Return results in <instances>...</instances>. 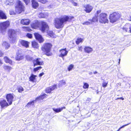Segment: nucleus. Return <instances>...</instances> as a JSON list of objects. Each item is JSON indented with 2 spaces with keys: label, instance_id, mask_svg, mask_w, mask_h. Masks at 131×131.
Segmentation results:
<instances>
[{
  "label": "nucleus",
  "instance_id": "36",
  "mask_svg": "<svg viewBox=\"0 0 131 131\" xmlns=\"http://www.w3.org/2000/svg\"><path fill=\"white\" fill-rule=\"evenodd\" d=\"M103 81L102 83V86L103 87L105 88L108 84V82H106L105 80H103Z\"/></svg>",
  "mask_w": 131,
  "mask_h": 131
},
{
  "label": "nucleus",
  "instance_id": "4",
  "mask_svg": "<svg viewBox=\"0 0 131 131\" xmlns=\"http://www.w3.org/2000/svg\"><path fill=\"white\" fill-rule=\"evenodd\" d=\"M121 16V15L119 13L115 12H113L109 16L110 22L112 23L116 22Z\"/></svg>",
  "mask_w": 131,
  "mask_h": 131
},
{
  "label": "nucleus",
  "instance_id": "11",
  "mask_svg": "<svg viewBox=\"0 0 131 131\" xmlns=\"http://www.w3.org/2000/svg\"><path fill=\"white\" fill-rule=\"evenodd\" d=\"M34 34L36 39L40 43L43 42L44 40L41 35L38 33H35Z\"/></svg>",
  "mask_w": 131,
  "mask_h": 131
},
{
  "label": "nucleus",
  "instance_id": "57",
  "mask_svg": "<svg viewBox=\"0 0 131 131\" xmlns=\"http://www.w3.org/2000/svg\"><path fill=\"white\" fill-rule=\"evenodd\" d=\"M121 83H119L117 84L116 85H117V86H118L119 85H120V86L121 85Z\"/></svg>",
  "mask_w": 131,
  "mask_h": 131
},
{
  "label": "nucleus",
  "instance_id": "16",
  "mask_svg": "<svg viewBox=\"0 0 131 131\" xmlns=\"http://www.w3.org/2000/svg\"><path fill=\"white\" fill-rule=\"evenodd\" d=\"M47 95L45 94H41V95L38 97H37L35 100V101H39L42 100L44 98H46V96Z\"/></svg>",
  "mask_w": 131,
  "mask_h": 131
},
{
  "label": "nucleus",
  "instance_id": "35",
  "mask_svg": "<svg viewBox=\"0 0 131 131\" xmlns=\"http://www.w3.org/2000/svg\"><path fill=\"white\" fill-rule=\"evenodd\" d=\"M17 89L18 90V92L20 93L21 92L24 91L23 88L20 86H18L17 87Z\"/></svg>",
  "mask_w": 131,
  "mask_h": 131
},
{
  "label": "nucleus",
  "instance_id": "47",
  "mask_svg": "<svg viewBox=\"0 0 131 131\" xmlns=\"http://www.w3.org/2000/svg\"><path fill=\"white\" fill-rule=\"evenodd\" d=\"M10 14V15H13L15 14V13L13 10H11L9 12Z\"/></svg>",
  "mask_w": 131,
  "mask_h": 131
},
{
  "label": "nucleus",
  "instance_id": "38",
  "mask_svg": "<svg viewBox=\"0 0 131 131\" xmlns=\"http://www.w3.org/2000/svg\"><path fill=\"white\" fill-rule=\"evenodd\" d=\"M66 83L65 81L64 80H62L59 83V85L60 86H62L65 85Z\"/></svg>",
  "mask_w": 131,
  "mask_h": 131
},
{
  "label": "nucleus",
  "instance_id": "31",
  "mask_svg": "<svg viewBox=\"0 0 131 131\" xmlns=\"http://www.w3.org/2000/svg\"><path fill=\"white\" fill-rule=\"evenodd\" d=\"M32 45L34 48H38L39 46L38 43L35 41H33L32 42Z\"/></svg>",
  "mask_w": 131,
  "mask_h": 131
},
{
  "label": "nucleus",
  "instance_id": "46",
  "mask_svg": "<svg viewBox=\"0 0 131 131\" xmlns=\"http://www.w3.org/2000/svg\"><path fill=\"white\" fill-rule=\"evenodd\" d=\"M23 28L25 29L26 31H29L30 30V29L29 28V27H23Z\"/></svg>",
  "mask_w": 131,
  "mask_h": 131
},
{
  "label": "nucleus",
  "instance_id": "53",
  "mask_svg": "<svg viewBox=\"0 0 131 131\" xmlns=\"http://www.w3.org/2000/svg\"><path fill=\"white\" fill-rule=\"evenodd\" d=\"M116 100H124V98L122 97H118L116 99Z\"/></svg>",
  "mask_w": 131,
  "mask_h": 131
},
{
  "label": "nucleus",
  "instance_id": "27",
  "mask_svg": "<svg viewBox=\"0 0 131 131\" xmlns=\"http://www.w3.org/2000/svg\"><path fill=\"white\" fill-rule=\"evenodd\" d=\"M85 51L87 53H89L91 52L92 50V49L91 47H85L84 48Z\"/></svg>",
  "mask_w": 131,
  "mask_h": 131
},
{
  "label": "nucleus",
  "instance_id": "59",
  "mask_svg": "<svg viewBox=\"0 0 131 131\" xmlns=\"http://www.w3.org/2000/svg\"><path fill=\"white\" fill-rule=\"evenodd\" d=\"M97 73V72L96 71H95V72H94V73L95 74H96V73Z\"/></svg>",
  "mask_w": 131,
  "mask_h": 131
},
{
  "label": "nucleus",
  "instance_id": "55",
  "mask_svg": "<svg viewBox=\"0 0 131 131\" xmlns=\"http://www.w3.org/2000/svg\"><path fill=\"white\" fill-rule=\"evenodd\" d=\"M3 55V53L0 50V57L2 56Z\"/></svg>",
  "mask_w": 131,
  "mask_h": 131
},
{
  "label": "nucleus",
  "instance_id": "25",
  "mask_svg": "<svg viewBox=\"0 0 131 131\" xmlns=\"http://www.w3.org/2000/svg\"><path fill=\"white\" fill-rule=\"evenodd\" d=\"M98 16L97 17L96 16H95V17H93L92 19H90L88 20L92 23V24H93V22H95L98 21Z\"/></svg>",
  "mask_w": 131,
  "mask_h": 131
},
{
  "label": "nucleus",
  "instance_id": "33",
  "mask_svg": "<svg viewBox=\"0 0 131 131\" xmlns=\"http://www.w3.org/2000/svg\"><path fill=\"white\" fill-rule=\"evenodd\" d=\"M4 69L6 70L9 71L12 69V68L8 66H4L3 67Z\"/></svg>",
  "mask_w": 131,
  "mask_h": 131
},
{
  "label": "nucleus",
  "instance_id": "37",
  "mask_svg": "<svg viewBox=\"0 0 131 131\" xmlns=\"http://www.w3.org/2000/svg\"><path fill=\"white\" fill-rule=\"evenodd\" d=\"M82 39L81 38H78L76 41V42L77 44L78 45L80 42H82Z\"/></svg>",
  "mask_w": 131,
  "mask_h": 131
},
{
  "label": "nucleus",
  "instance_id": "39",
  "mask_svg": "<svg viewBox=\"0 0 131 131\" xmlns=\"http://www.w3.org/2000/svg\"><path fill=\"white\" fill-rule=\"evenodd\" d=\"M82 24L84 25H89L92 24V23L90 21H85Z\"/></svg>",
  "mask_w": 131,
  "mask_h": 131
},
{
  "label": "nucleus",
  "instance_id": "42",
  "mask_svg": "<svg viewBox=\"0 0 131 131\" xmlns=\"http://www.w3.org/2000/svg\"><path fill=\"white\" fill-rule=\"evenodd\" d=\"M68 1L72 4L74 6H77V3L74 2L73 0H68Z\"/></svg>",
  "mask_w": 131,
  "mask_h": 131
},
{
  "label": "nucleus",
  "instance_id": "13",
  "mask_svg": "<svg viewBox=\"0 0 131 131\" xmlns=\"http://www.w3.org/2000/svg\"><path fill=\"white\" fill-rule=\"evenodd\" d=\"M0 104L2 108H3L4 107H6L10 105L7 103L6 100H3L0 102Z\"/></svg>",
  "mask_w": 131,
  "mask_h": 131
},
{
  "label": "nucleus",
  "instance_id": "28",
  "mask_svg": "<svg viewBox=\"0 0 131 131\" xmlns=\"http://www.w3.org/2000/svg\"><path fill=\"white\" fill-rule=\"evenodd\" d=\"M48 16L47 14L46 13H40L38 15L39 17L41 18H45L47 17Z\"/></svg>",
  "mask_w": 131,
  "mask_h": 131
},
{
  "label": "nucleus",
  "instance_id": "34",
  "mask_svg": "<svg viewBox=\"0 0 131 131\" xmlns=\"http://www.w3.org/2000/svg\"><path fill=\"white\" fill-rule=\"evenodd\" d=\"M36 75H35L33 74H31L29 78L30 80L31 81H33L35 79Z\"/></svg>",
  "mask_w": 131,
  "mask_h": 131
},
{
  "label": "nucleus",
  "instance_id": "56",
  "mask_svg": "<svg viewBox=\"0 0 131 131\" xmlns=\"http://www.w3.org/2000/svg\"><path fill=\"white\" fill-rule=\"evenodd\" d=\"M101 12V10H99L97 11V14H98L99 13H100Z\"/></svg>",
  "mask_w": 131,
  "mask_h": 131
},
{
  "label": "nucleus",
  "instance_id": "3",
  "mask_svg": "<svg viewBox=\"0 0 131 131\" xmlns=\"http://www.w3.org/2000/svg\"><path fill=\"white\" fill-rule=\"evenodd\" d=\"M52 46L50 43H46L44 44L42 46V50L45 53L47 56H49L51 55L52 54L50 52V51Z\"/></svg>",
  "mask_w": 131,
  "mask_h": 131
},
{
  "label": "nucleus",
  "instance_id": "41",
  "mask_svg": "<svg viewBox=\"0 0 131 131\" xmlns=\"http://www.w3.org/2000/svg\"><path fill=\"white\" fill-rule=\"evenodd\" d=\"M89 85L87 83H84V85L83 86V88L84 89L88 88H89Z\"/></svg>",
  "mask_w": 131,
  "mask_h": 131
},
{
  "label": "nucleus",
  "instance_id": "21",
  "mask_svg": "<svg viewBox=\"0 0 131 131\" xmlns=\"http://www.w3.org/2000/svg\"><path fill=\"white\" fill-rule=\"evenodd\" d=\"M0 17L2 19H6L7 17L5 13L2 10H0Z\"/></svg>",
  "mask_w": 131,
  "mask_h": 131
},
{
  "label": "nucleus",
  "instance_id": "19",
  "mask_svg": "<svg viewBox=\"0 0 131 131\" xmlns=\"http://www.w3.org/2000/svg\"><path fill=\"white\" fill-rule=\"evenodd\" d=\"M30 22V20L28 19H22L21 21V23L24 25H28Z\"/></svg>",
  "mask_w": 131,
  "mask_h": 131
},
{
  "label": "nucleus",
  "instance_id": "12",
  "mask_svg": "<svg viewBox=\"0 0 131 131\" xmlns=\"http://www.w3.org/2000/svg\"><path fill=\"white\" fill-rule=\"evenodd\" d=\"M60 54L59 55V57L62 58L63 59V57L67 55L68 51L66 50V48H65L60 50Z\"/></svg>",
  "mask_w": 131,
  "mask_h": 131
},
{
  "label": "nucleus",
  "instance_id": "9",
  "mask_svg": "<svg viewBox=\"0 0 131 131\" xmlns=\"http://www.w3.org/2000/svg\"><path fill=\"white\" fill-rule=\"evenodd\" d=\"M84 11L87 13H90L93 9V6L89 4L85 5L83 6Z\"/></svg>",
  "mask_w": 131,
  "mask_h": 131
},
{
  "label": "nucleus",
  "instance_id": "40",
  "mask_svg": "<svg viewBox=\"0 0 131 131\" xmlns=\"http://www.w3.org/2000/svg\"><path fill=\"white\" fill-rule=\"evenodd\" d=\"M26 58L27 60L31 61L33 59V58L30 56L29 55H26Z\"/></svg>",
  "mask_w": 131,
  "mask_h": 131
},
{
  "label": "nucleus",
  "instance_id": "8",
  "mask_svg": "<svg viewBox=\"0 0 131 131\" xmlns=\"http://www.w3.org/2000/svg\"><path fill=\"white\" fill-rule=\"evenodd\" d=\"M15 95L13 94L9 93L6 95V98L9 105H11L14 101Z\"/></svg>",
  "mask_w": 131,
  "mask_h": 131
},
{
  "label": "nucleus",
  "instance_id": "52",
  "mask_svg": "<svg viewBox=\"0 0 131 131\" xmlns=\"http://www.w3.org/2000/svg\"><path fill=\"white\" fill-rule=\"evenodd\" d=\"M91 99L90 98H87V99H86V102H87V103H89V102H90L91 101Z\"/></svg>",
  "mask_w": 131,
  "mask_h": 131
},
{
  "label": "nucleus",
  "instance_id": "58",
  "mask_svg": "<svg viewBox=\"0 0 131 131\" xmlns=\"http://www.w3.org/2000/svg\"><path fill=\"white\" fill-rule=\"evenodd\" d=\"M89 73L90 75H91L92 74V72H90Z\"/></svg>",
  "mask_w": 131,
  "mask_h": 131
},
{
  "label": "nucleus",
  "instance_id": "15",
  "mask_svg": "<svg viewBox=\"0 0 131 131\" xmlns=\"http://www.w3.org/2000/svg\"><path fill=\"white\" fill-rule=\"evenodd\" d=\"M57 86L56 85H55L51 86L49 88H47L46 89V92L47 93H49L54 90L56 88Z\"/></svg>",
  "mask_w": 131,
  "mask_h": 131
},
{
  "label": "nucleus",
  "instance_id": "45",
  "mask_svg": "<svg viewBox=\"0 0 131 131\" xmlns=\"http://www.w3.org/2000/svg\"><path fill=\"white\" fill-rule=\"evenodd\" d=\"M39 2H40L41 3L44 4L46 3L47 2V0H38Z\"/></svg>",
  "mask_w": 131,
  "mask_h": 131
},
{
  "label": "nucleus",
  "instance_id": "6",
  "mask_svg": "<svg viewBox=\"0 0 131 131\" xmlns=\"http://www.w3.org/2000/svg\"><path fill=\"white\" fill-rule=\"evenodd\" d=\"M24 7L21 2L18 1L17 5L15 7V11L17 13L20 14L24 10Z\"/></svg>",
  "mask_w": 131,
  "mask_h": 131
},
{
  "label": "nucleus",
  "instance_id": "2",
  "mask_svg": "<svg viewBox=\"0 0 131 131\" xmlns=\"http://www.w3.org/2000/svg\"><path fill=\"white\" fill-rule=\"evenodd\" d=\"M49 27L47 23L45 22L42 21L41 22V27L40 28V30L42 32H44L45 31H47L48 35L51 37H54V35L52 31L49 32L48 31Z\"/></svg>",
  "mask_w": 131,
  "mask_h": 131
},
{
  "label": "nucleus",
  "instance_id": "61",
  "mask_svg": "<svg viewBox=\"0 0 131 131\" xmlns=\"http://www.w3.org/2000/svg\"><path fill=\"white\" fill-rule=\"evenodd\" d=\"M120 60H121V59H119V62H118L119 64V63H120Z\"/></svg>",
  "mask_w": 131,
  "mask_h": 131
},
{
  "label": "nucleus",
  "instance_id": "18",
  "mask_svg": "<svg viewBox=\"0 0 131 131\" xmlns=\"http://www.w3.org/2000/svg\"><path fill=\"white\" fill-rule=\"evenodd\" d=\"M131 27V25L129 24H126L123 28L122 29L124 31L126 32H127V30L130 28Z\"/></svg>",
  "mask_w": 131,
  "mask_h": 131
},
{
  "label": "nucleus",
  "instance_id": "49",
  "mask_svg": "<svg viewBox=\"0 0 131 131\" xmlns=\"http://www.w3.org/2000/svg\"><path fill=\"white\" fill-rule=\"evenodd\" d=\"M83 49L82 47V46H79L78 47V50L79 51H82V49Z\"/></svg>",
  "mask_w": 131,
  "mask_h": 131
},
{
  "label": "nucleus",
  "instance_id": "44",
  "mask_svg": "<svg viewBox=\"0 0 131 131\" xmlns=\"http://www.w3.org/2000/svg\"><path fill=\"white\" fill-rule=\"evenodd\" d=\"M42 68V67H39L37 68H34V72H36L38 70H39Z\"/></svg>",
  "mask_w": 131,
  "mask_h": 131
},
{
  "label": "nucleus",
  "instance_id": "62",
  "mask_svg": "<svg viewBox=\"0 0 131 131\" xmlns=\"http://www.w3.org/2000/svg\"><path fill=\"white\" fill-rule=\"evenodd\" d=\"M20 131V130H19V131Z\"/></svg>",
  "mask_w": 131,
  "mask_h": 131
},
{
  "label": "nucleus",
  "instance_id": "26",
  "mask_svg": "<svg viewBox=\"0 0 131 131\" xmlns=\"http://www.w3.org/2000/svg\"><path fill=\"white\" fill-rule=\"evenodd\" d=\"M65 107H62L61 108H53V110L56 113H58L60 112L63 109H65Z\"/></svg>",
  "mask_w": 131,
  "mask_h": 131
},
{
  "label": "nucleus",
  "instance_id": "17",
  "mask_svg": "<svg viewBox=\"0 0 131 131\" xmlns=\"http://www.w3.org/2000/svg\"><path fill=\"white\" fill-rule=\"evenodd\" d=\"M35 101V100L29 102L26 105L27 107L28 108H32L34 107V103L37 102V101Z\"/></svg>",
  "mask_w": 131,
  "mask_h": 131
},
{
  "label": "nucleus",
  "instance_id": "30",
  "mask_svg": "<svg viewBox=\"0 0 131 131\" xmlns=\"http://www.w3.org/2000/svg\"><path fill=\"white\" fill-rule=\"evenodd\" d=\"M23 58V56L21 55L20 54H17L16 57L15 59L16 60L19 61L22 60Z\"/></svg>",
  "mask_w": 131,
  "mask_h": 131
},
{
  "label": "nucleus",
  "instance_id": "29",
  "mask_svg": "<svg viewBox=\"0 0 131 131\" xmlns=\"http://www.w3.org/2000/svg\"><path fill=\"white\" fill-rule=\"evenodd\" d=\"M10 40L12 43H14L16 42V38L15 36L9 37Z\"/></svg>",
  "mask_w": 131,
  "mask_h": 131
},
{
  "label": "nucleus",
  "instance_id": "10",
  "mask_svg": "<svg viewBox=\"0 0 131 131\" xmlns=\"http://www.w3.org/2000/svg\"><path fill=\"white\" fill-rule=\"evenodd\" d=\"M34 66L35 67L37 65H42L43 62L40 58H38L34 60L33 61Z\"/></svg>",
  "mask_w": 131,
  "mask_h": 131
},
{
  "label": "nucleus",
  "instance_id": "7",
  "mask_svg": "<svg viewBox=\"0 0 131 131\" xmlns=\"http://www.w3.org/2000/svg\"><path fill=\"white\" fill-rule=\"evenodd\" d=\"M10 24L9 21H6L0 23V30L1 32H3L5 31L7 28L9 26Z\"/></svg>",
  "mask_w": 131,
  "mask_h": 131
},
{
  "label": "nucleus",
  "instance_id": "22",
  "mask_svg": "<svg viewBox=\"0 0 131 131\" xmlns=\"http://www.w3.org/2000/svg\"><path fill=\"white\" fill-rule=\"evenodd\" d=\"M39 23L37 21V22L33 23L31 25L32 28L36 29L39 27Z\"/></svg>",
  "mask_w": 131,
  "mask_h": 131
},
{
  "label": "nucleus",
  "instance_id": "51",
  "mask_svg": "<svg viewBox=\"0 0 131 131\" xmlns=\"http://www.w3.org/2000/svg\"><path fill=\"white\" fill-rule=\"evenodd\" d=\"M131 124V123L130 122V123H128V124H125V125H123V126H122V127H121L120 128L121 129L122 128H124V127H125L128 125H129V124Z\"/></svg>",
  "mask_w": 131,
  "mask_h": 131
},
{
  "label": "nucleus",
  "instance_id": "20",
  "mask_svg": "<svg viewBox=\"0 0 131 131\" xmlns=\"http://www.w3.org/2000/svg\"><path fill=\"white\" fill-rule=\"evenodd\" d=\"M16 33L15 31L12 29H9L8 31V34L9 37L15 36Z\"/></svg>",
  "mask_w": 131,
  "mask_h": 131
},
{
  "label": "nucleus",
  "instance_id": "14",
  "mask_svg": "<svg viewBox=\"0 0 131 131\" xmlns=\"http://www.w3.org/2000/svg\"><path fill=\"white\" fill-rule=\"evenodd\" d=\"M19 42L22 46L26 48H27L29 47V42L27 41L24 40H20L19 41Z\"/></svg>",
  "mask_w": 131,
  "mask_h": 131
},
{
  "label": "nucleus",
  "instance_id": "60",
  "mask_svg": "<svg viewBox=\"0 0 131 131\" xmlns=\"http://www.w3.org/2000/svg\"><path fill=\"white\" fill-rule=\"evenodd\" d=\"M121 129L120 128H119L118 129V130H117V131H119Z\"/></svg>",
  "mask_w": 131,
  "mask_h": 131
},
{
  "label": "nucleus",
  "instance_id": "43",
  "mask_svg": "<svg viewBox=\"0 0 131 131\" xmlns=\"http://www.w3.org/2000/svg\"><path fill=\"white\" fill-rule=\"evenodd\" d=\"M74 66L72 64L70 65L68 68V70L69 71H70L73 68Z\"/></svg>",
  "mask_w": 131,
  "mask_h": 131
},
{
  "label": "nucleus",
  "instance_id": "48",
  "mask_svg": "<svg viewBox=\"0 0 131 131\" xmlns=\"http://www.w3.org/2000/svg\"><path fill=\"white\" fill-rule=\"evenodd\" d=\"M27 36L29 38H31L32 37V34L29 33L27 34Z\"/></svg>",
  "mask_w": 131,
  "mask_h": 131
},
{
  "label": "nucleus",
  "instance_id": "23",
  "mask_svg": "<svg viewBox=\"0 0 131 131\" xmlns=\"http://www.w3.org/2000/svg\"><path fill=\"white\" fill-rule=\"evenodd\" d=\"M4 61L6 63H9L10 64H12V61L10 59L7 57H5L4 58Z\"/></svg>",
  "mask_w": 131,
  "mask_h": 131
},
{
  "label": "nucleus",
  "instance_id": "5",
  "mask_svg": "<svg viewBox=\"0 0 131 131\" xmlns=\"http://www.w3.org/2000/svg\"><path fill=\"white\" fill-rule=\"evenodd\" d=\"M107 15L104 13H102L98 15L99 21L102 23L105 24L108 22V20L107 17Z\"/></svg>",
  "mask_w": 131,
  "mask_h": 131
},
{
  "label": "nucleus",
  "instance_id": "50",
  "mask_svg": "<svg viewBox=\"0 0 131 131\" xmlns=\"http://www.w3.org/2000/svg\"><path fill=\"white\" fill-rule=\"evenodd\" d=\"M24 1L26 5L30 2V0H24Z\"/></svg>",
  "mask_w": 131,
  "mask_h": 131
},
{
  "label": "nucleus",
  "instance_id": "54",
  "mask_svg": "<svg viewBox=\"0 0 131 131\" xmlns=\"http://www.w3.org/2000/svg\"><path fill=\"white\" fill-rule=\"evenodd\" d=\"M44 74V73L43 72H42V73H40L39 74V77H41Z\"/></svg>",
  "mask_w": 131,
  "mask_h": 131
},
{
  "label": "nucleus",
  "instance_id": "24",
  "mask_svg": "<svg viewBox=\"0 0 131 131\" xmlns=\"http://www.w3.org/2000/svg\"><path fill=\"white\" fill-rule=\"evenodd\" d=\"M32 5L33 7L34 8H36L38 6V3L35 1V0H31Z\"/></svg>",
  "mask_w": 131,
  "mask_h": 131
},
{
  "label": "nucleus",
  "instance_id": "32",
  "mask_svg": "<svg viewBox=\"0 0 131 131\" xmlns=\"http://www.w3.org/2000/svg\"><path fill=\"white\" fill-rule=\"evenodd\" d=\"M3 46L6 49H7L9 47V45L6 42H4L3 43Z\"/></svg>",
  "mask_w": 131,
  "mask_h": 131
},
{
  "label": "nucleus",
  "instance_id": "1",
  "mask_svg": "<svg viewBox=\"0 0 131 131\" xmlns=\"http://www.w3.org/2000/svg\"><path fill=\"white\" fill-rule=\"evenodd\" d=\"M73 16H64L60 18H56L54 21V24L56 28L57 29L62 28L64 26V23L73 18Z\"/></svg>",
  "mask_w": 131,
  "mask_h": 131
}]
</instances>
